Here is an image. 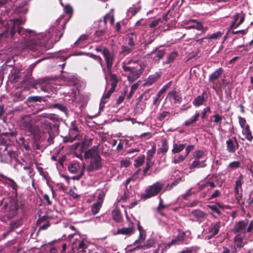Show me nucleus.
<instances>
[{"instance_id":"nucleus-1","label":"nucleus","mask_w":253,"mask_h":253,"mask_svg":"<svg viewBox=\"0 0 253 253\" xmlns=\"http://www.w3.org/2000/svg\"><path fill=\"white\" fill-rule=\"evenodd\" d=\"M3 208L4 214L0 220L4 222L6 219L13 218L18 214L19 211V207L17 198H9L8 201L4 203Z\"/></svg>"},{"instance_id":"nucleus-2","label":"nucleus","mask_w":253,"mask_h":253,"mask_svg":"<svg viewBox=\"0 0 253 253\" xmlns=\"http://www.w3.org/2000/svg\"><path fill=\"white\" fill-rule=\"evenodd\" d=\"M164 184L158 181L151 186H149L145 190V193L141 195V199L146 200L158 195L163 188Z\"/></svg>"},{"instance_id":"nucleus-3","label":"nucleus","mask_w":253,"mask_h":253,"mask_svg":"<svg viewBox=\"0 0 253 253\" xmlns=\"http://www.w3.org/2000/svg\"><path fill=\"white\" fill-rule=\"evenodd\" d=\"M20 125L23 129L30 132L31 133H33L36 131V128L33 125L32 118L29 115H25L21 117Z\"/></svg>"},{"instance_id":"nucleus-4","label":"nucleus","mask_w":253,"mask_h":253,"mask_svg":"<svg viewBox=\"0 0 253 253\" xmlns=\"http://www.w3.org/2000/svg\"><path fill=\"white\" fill-rule=\"evenodd\" d=\"M45 80L43 78L33 81L31 75H26L21 82V85H28L30 87L37 89L38 84H42Z\"/></svg>"},{"instance_id":"nucleus-5","label":"nucleus","mask_w":253,"mask_h":253,"mask_svg":"<svg viewBox=\"0 0 253 253\" xmlns=\"http://www.w3.org/2000/svg\"><path fill=\"white\" fill-rule=\"evenodd\" d=\"M166 100L170 101L172 105L180 104L182 101V96L179 91L174 89L168 93Z\"/></svg>"},{"instance_id":"nucleus-6","label":"nucleus","mask_w":253,"mask_h":253,"mask_svg":"<svg viewBox=\"0 0 253 253\" xmlns=\"http://www.w3.org/2000/svg\"><path fill=\"white\" fill-rule=\"evenodd\" d=\"M13 21H14L13 26L12 27V28L10 30V34L11 37H12L13 36H14V35H15L16 31L17 32V33L20 35H21L23 34H21V32L23 31H24L26 36H27L28 34H33L34 33V32L32 30H25L23 29V28L22 27H19V25H20L21 23V21L19 19H14Z\"/></svg>"},{"instance_id":"nucleus-7","label":"nucleus","mask_w":253,"mask_h":253,"mask_svg":"<svg viewBox=\"0 0 253 253\" xmlns=\"http://www.w3.org/2000/svg\"><path fill=\"white\" fill-rule=\"evenodd\" d=\"M41 127L45 134L58 130L59 125L56 123H51L47 120H43L41 121Z\"/></svg>"},{"instance_id":"nucleus-8","label":"nucleus","mask_w":253,"mask_h":253,"mask_svg":"<svg viewBox=\"0 0 253 253\" xmlns=\"http://www.w3.org/2000/svg\"><path fill=\"white\" fill-rule=\"evenodd\" d=\"M101 161L102 158L101 156H98L95 159H91L86 168V170L88 172H93L100 169L103 166Z\"/></svg>"},{"instance_id":"nucleus-9","label":"nucleus","mask_w":253,"mask_h":253,"mask_svg":"<svg viewBox=\"0 0 253 253\" xmlns=\"http://www.w3.org/2000/svg\"><path fill=\"white\" fill-rule=\"evenodd\" d=\"M79 133L78 127L76 125L75 121L72 122L71 128L69 130V138H64V142L65 143L73 142L78 136Z\"/></svg>"},{"instance_id":"nucleus-10","label":"nucleus","mask_w":253,"mask_h":253,"mask_svg":"<svg viewBox=\"0 0 253 253\" xmlns=\"http://www.w3.org/2000/svg\"><path fill=\"white\" fill-rule=\"evenodd\" d=\"M103 55L106 61L107 70L108 71H110L113 64L114 54L110 51L108 48L104 47Z\"/></svg>"},{"instance_id":"nucleus-11","label":"nucleus","mask_w":253,"mask_h":253,"mask_svg":"<svg viewBox=\"0 0 253 253\" xmlns=\"http://www.w3.org/2000/svg\"><path fill=\"white\" fill-rule=\"evenodd\" d=\"M226 144L227 145V150L230 153H235L239 146L236 137H233L232 139H229L226 141Z\"/></svg>"},{"instance_id":"nucleus-12","label":"nucleus","mask_w":253,"mask_h":253,"mask_svg":"<svg viewBox=\"0 0 253 253\" xmlns=\"http://www.w3.org/2000/svg\"><path fill=\"white\" fill-rule=\"evenodd\" d=\"M100 156L98 146H94L91 148L87 150L84 153V158L85 159L91 158L95 159L96 157Z\"/></svg>"},{"instance_id":"nucleus-13","label":"nucleus","mask_w":253,"mask_h":253,"mask_svg":"<svg viewBox=\"0 0 253 253\" xmlns=\"http://www.w3.org/2000/svg\"><path fill=\"white\" fill-rule=\"evenodd\" d=\"M249 223V220L245 219L237 222L234 226L233 232L234 233H237L243 232L246 233L245 229Z\"/></svg>"},{"instance_id":"nucleus-14","label":"nucleus","mask_w":253,"mask_h":253,"mask_svg":"<svg viewBox=\"0 0 253 253\" xmlns=\"http://www.w3.org/2000/svg\"><path fill=\"white\" fill-rule=\"evenodd\" d=\"M166 53L165 49H161L159 47H156L149 55L153 56L152 58L156 62L159 61L162 59Z\"/></svg>"},{"instance_id":"nucleus-15","label":"nucleus","mask_w":253,"mask_h":253,"mask_svg":"<svg viewBox=\"0 0 253 253\" xmlns=\"http://www.w3.org/2000/svg\"><path fill=\"white\" fill-rule=\"evenodd\" d=\"M131 225L128 227H123L120 229H118L116 233L114 234V235H123L130 236L134 233V228L133 224L131 222Z\"/></svg>"},{"instance_id":"nucleus-16","label":"nucleus","mask_w":253,"mask_h":253,"mask_svg":"<svg viewBox=\"0 0 253 253\" xmlns=\"http://www.w3.org/2000/svg\"><path fill=\"white\" fill-rule=\"evenodd\" d=\"M133 70H132L128 76L129 81H133L138 78L142 73L141 67L140 65H137L136 67H133Z\"/></svg>"},{"instance_id":"nucleus-17","label":"nucleus","mask_w":253,"mask_h":253,"mask_svg":"<svg viewBox=\"0 0 253 253\" xmlns=\"http://www.w3.org/2000/svg\"><path fill=\"white\" fill-rule=\"evenodd\" d=\"M9 144L7 133H2L0 134V150L5 151Z\"/></svg>"},{"instance_id":"nucleus-18","label":"nucleus","mask_w":253,"mask_h":253,"mask_svg":"<svg viewBox=\"0 0 253 253\" xmlns=\"http://www.w3.org/2000/svg\"><path fill=\"white\" fill-rule=\"evenodd\" d=\"M221 222L220 221L211 223L208 228V232L210 235V238H212L218 234L220 227Z\"/></svg>"},{"instance_id":"nucleus-19","label":"nucleus","mask_w":253,"mask_h":253,"mask_svg":"<svg viewBox=\"0 0 253 253\" xmlns=\"http://www.w3.org/2000/svg\"><path fill=\"white\" fill-rule=\"evenodd\" d=\"M23 219L22 218H20L18 219L12 220L9 224V228L7 229V234H9L14 231L16 229L19 228L22 225Z\"/></svg>"},{"instance_id":"nucleus-20","label":"nucleus","mask_w":253,"mask_h":253,"mask_svg":"<svg viewBox=\"0 0 253 253\" xmlns=\"http://www.w3.org/2000/svg\"><path fill=\"white\" fill-rule=\"evenodd\" d=\"M208 96L206 92H203L202 95L197 96L193 101V104L194 106L198 107L203 104L204 102L207 100Z\"/></svg>"},{"instance_id":"nucleus-21","label":"nucleus","mask_w":253,"mask_h":253,"mask_svg":"<svg viewBox=\"0 0 253 253\" xmlns=\"http://www.w3.org/2000/svg\"><path fill=\"white\" fill-rule=\"evenodd\" d=\"M171 84V82H169L168 84H165L158 92L156 95V97L154 98L153 100V104L154 105H157L158 104L159 100L161 96V95L165 93L168 88L170 87Z\"/></svg>"},{"instance_id":"nucleus-22","label":"nucleus","mask_w":253,"mask_h":253,"mask_svg":"<svg viewBox=\"0 0 253 253\" xmlns=\"http://www.w3.org/2000/svg\"><path fill=\"white\" fill-rule=\"evenodd\" d=\"M223 69L220 67L217 68L213 72L209 78V82L213 83L215 81L218 80L223 74Z\"/></svg>"},{"instance_id":"nucleus-23","label":"nucleus","mask_w":253,"mask_h":253,"mask_svg":"<svg viewBox=\"0 0 253 253\" xmlns=\"http://www.w3.org/2000/svg\"><path fill=\"white\" fill-rule=\"evenodd\" d=\"M161 146L157 150L158 154L165 155L169 150L168 140L166 139H162L161 140Z\"/></svg>"},{"instance_id":"nucleus-24","label":"nucleus","mask_w":253,"mask_h":253,"mask_svg":"<svg viewBox=\"0 0 253 253\" xmlns=\"http://www.w3.org/2000/svg\"><path fill=\"white\" fill-rule=\"evenodd\" d=\"M207 208L210 209L213 212H215L218 215L221 214V212L219 210V209H224V205L220 204L219 203H216L215 205H207Z\"/></svg>"},{"instance_id":"nucleus-25","label":"nucleus","mask_w":253,"mask_h":253,"mask_svg":"<svg viewBox=\"0 0 253 253\" xmlns=\"http://www.w3.org/2000/svg\"><path fill=\"white\" fill-rule=\"evenodd\" d=\"M206 160L200 161V160H194L189 166L190 169L195 168H203L207 166Z\"/></svg>"},{"instance_id":"nucleus-26","label":"nucleus","mask_w":253,"mask_h":253,"mask_svg":"<svg viewBox=\"0 0 253 253\" xmlns=\"http://www.w3.org/2000/svg\"><path fill=\"white\" fill-rule=\"evenodd\" d=\"M191 214L197 219V220L206 218L207 215L206 213L199 209L195 210L192 211Z\"/></svg>"},{"instance_id":"nucleus-27","label":"nucleus","mask_w":253,"mask_h":253,"mask_svg":"<svg viewBox=\"0 0 253 253\" xmlns=\"http://www.w3.org/2000/svg\"><path fill=\"white\" fill-rule=\"evenodd\" d=\"M242 133L245 136L246 138L249 141H252L253 140V135L250 129L249 125L246 126V127L243 129Z\"/></svg>"},{"instance_id":"nucleus-28","label":"nucleus","mask_w":253,"mask_h":253,"mask_svg":"<svg viewBox=\"0 0 253 253\" xmlns=\"http://www.w3.org/2000/svg\"><path fill=\"white\" fill-rule=\"evenodd\" d=\"M160 77V75L156 73L154 75H150L145 80L144 85H151L156 82Z\"/></svg>"},{"instance_id":"nucleus-29","label":"nucleus","mask_w":253,"mask_h":253,"mask_svg":"<svg viewBox=\"0 0 253 253\" xmlns=\"http://www.w3.org/2000/svg\"><path fill=\"white\" fill-rule=\"evenodd\" d=\"M113 219L117 223H120L122 221L121 211L119 209L113 210L112 211Z\"/></svg>"},{"instance_id":"nucleus-30","label":"nucleus","mask_w":253,"mask_h":253,"mask_svg":"<svg viewBox=\"0 0 253 253\" xmlns=\"http://www.w3.org/2000/svg\"><path fill=\"white\" fill-rule=\"evenodd\" d=\"M170 117V112L167 111H163L158 114L157 119L159 121H163L167 119L169 120Z\"/></svg>"},{"instance_id":"nucleus-31","label":"nucleus","mask_w":253,"mask_h":253,"mask_svg":"<svg viewBox=\"0 0 253 253\" xmlns=\"http://www.w3.org/2000/svg\"><path fill=\"white\" fill-rule=\"evenodd\" d=\"M200 113L199 112H196L195 114L192 116L190 119L186 120L184 122V125L186 126H189L195 123L198 120L200 117Z\"/></svg>"},{"instance_id":"nucleus-32","label":"nucleus","mask_w":253,"mask_h":253,"mask_svg":"<svg viewBox=\"0 0 253 253\" xmlns=\"http://www.w3.org/2000/svg\"><path fill=\"white\" fill-rule=\"evenodd\" d=\"M12 98V101L14 102L22 101L25 99V96L22 95V93L20 91L16 92L14 93L11 94Z\"/></svg>"},{"instance_id":"nucleus-33","label":"nucleus","mask_w":253,"mask_h":253,"mask_svg":"<svg viewBox=\"0 0 253 253\" xmlns=\"http://www.w3.org/2000/svg\"><path fill=\"white\" fill-rule=\"evenodd\" d=\"M185 147V144L174 143L173 144V148L172 153L173 154H177L182 151Z\"/></svg>"},{"instance_id":"nucleus-34","label":"nucleus","mask_w":253,"mask_h":253,"mask_svg":"<svg viewBox=\"0 0 253 253\" xmlns=\"http://www.w3.org/2000/svg\"><path fill=\"white\" fill-rule=\"evenodd\" d=\"M88 38V36L86 34L82 35L80 36V37L78 39V40L75 42L74 45L76 47H82V44H84V42L87 40Z\"/></svg>"},{"instance_id":"nucleus-35","label":"nucleus","mask_w":253,"mask_h":253,"mask_svg":"<svg viewBox=\"0 0 253 253\" xmlns=\"http://www.w3.org/2000/svg\"><path fill=\"white\" fill-rule=\"evenodd\" d=\"M107 32V27H105L103 29L99 30H97L94 34V36L98 38V40L96 42H99L103 40V37L106 34Z\"/></svg>"},{"instance_id":"nucleus-36","label":"nucleus","mask_w":253,"mask_h":253,"mask_svg":"<svg viewBox=\"0 0 253 253\" xmlns=\"http://www.w3.org/2000/svg\"><path fill=\"white\" fill-rule=\"evenodd\" d=\"M177 56L178 53L177 52L173 51L170 52L169 54L167 59L165 61L163 62V64H169L173 62Z\"/></svg>"},{"instance_id":"nucleus-37","label":"nucleus","mask_w":253,"mask_h":253,"mask_svg":"<svg viewBox=\"0 0 253 253\" xmlns=\"http://www.w3.org/2000/svg\"><path fill=\"white\" fill-rule=\"evenodd\" d=\"M47 134L48 135V137L47 139V145L49 146L53 144L54 143V138L58 135V132L57 130H56L51 132H50Z\"/></svg>"},{"instance_id":"nucleus-38","label":"nucleus","mask_w":253,"mask_h":253,"mask_svg":"<svg viewBox=\"0 0 253 253\" xmlns=\"http://www.w3.org/2000/svg\"><path fill=\"white\" fill-rule=\"evenodd\" d=\"M51 107L52 108L57 109L66 115L68 114V109L67 107L64 105L61 104L55 103L51 105Z\"/></svg>"},{"instance_id":"nucleus-39","label":"nucleus","mask_w":253,"mask_h":253,"mask_svg":"<svg viewBox=\"0 0 253 253\" xmlns=\"http://www.w3.org/2000/svg\"><path fill=\"white\" fill-rule=\"evenodd\" d=\"M19 140L21 142V144L25 150L27 151H31V148L29 146L30 139L29 138L25 139L24 137L21 136L19 138Z\"/></svg>"},{"instance_id":"nucleus-40","label":"nucleus","mask_w":253,"mask_h":253,"mask_svg":"<svg viewBox=\"0 0 253 253\" xmlns=\"http://www.w3.org/2000/svg\"><path fill=\"white\" fill-rule=\"evenodd\" d=\"M80 168V165L78 163H71L69 165L68 170L70 173H76Z\"/></svg>"},{"instance_id":"nucleus-41","label":"nucleus","mask_w":253,"mask_h":253,"mask_svg":"<svg viewBox=\"0 0 253 253\" xmlns=\"http://www.w3.org/2000/svg\"><path fill=\"white\" fill-rule=\"evenodd\" d=\"M20 71L21 70L19 69H14V72L11 75V77L12 78L11 80L12 83H16L18 81L21 77Z\"/></svg>"},{"instance_id":"nucleus-42","label":"nucleus","mask_w":253,"mask_h":253,"mask_svg":"<svg viewBox=\"0 0 253 253\" xmlns=\"http://www.w3.org/2000/svg\"><path fill=\"white\" fill-rule=\"evenodd\" d=\"M7 179L9 181V186L12 189L13 193H14L15 194V197L14 198H17V188L18 187V186L12 179L8 178Z\"/></svg>"},{"instance_id":"nucleus-43","label":"nucleus","mask_w":253,"mask_h":253,"mask_svg":"<svg viewBox=\"0 0 253 253\" xmlns=\"http://www.w3.org/2000/svg\"><path fill=\"white\" fill-rule=\"evenodd\" d=\"M145 156L144 155H141L138 157L134 160V166L135 168H139L144 163Z\"/></svg>"},{"instance_id":"nucleus-44","label":"nucleus","mask_w":253,"mask_h":253,"mask_svg":"<svg viewBox=\"0 0 253 253\" xmlns=\"http://www.w3.org/2000/svg\"><path fill=\"white\" fill-rule=\"evenodd\" d=\"M156 244L155 240L154 239H148L144 245H142L143 250H146L154 246Z\"/></svg>"},{"instance_id":"nucleus-45","label":"nucleus","mask_w":253,"mask_h":253,"mask_svg":"<svg viewBox=\"0 0 253 253\" xmlns=\"http://www.w3.org/2000/svg\"><path fill=\"white\" fill-rule=\"evenodd\" d=\"M234 241L237 248H241L243 247V238L239 235H236L234 238Z\"/></svg>"},{"instance_id":"nucleus-46","label":"nucleus","mask_w":253,"mask_h":253,"mask_svg":"<svg viewBox=\"0 0 253 253\" xmlns=\"http://www.w3.org/2000/svg\"><path fill=\"white\" fill-rule=\"evenodd\" d=\"M115 19L113 15H111L110 14H106L104 17L103 22L105 25V27H107V23L109 21L111 25H113L114 23Z\"/></svg>"},{"instance_id":"nucleus-47","label":"nucleus","mask_w":253,"mask_h":253,"mask_svg":"<svg viewBox=\"0 0 253 253\" xmlns=\"http://www.w3.org/2000/svg\"><path fill=\"white\" fill-rule=\"evenodd\" d=\"M7 31V24H5L2 20H0V36L2 37Z\"/></svg>"},{"instance_id":"nucleus-48","label":"nucleus","mask_w":253,"mask_h":253,"mask_svg":"<svg viewBox=\"0 0 253 253\" xmlns=\"http://www.w3.org/2000/svg\"><path fill=\"white\" fill-rule=\"evenodd\" d=\"M156 153V148L154 146L152 147L151 149H149L147 152V158L146 161H151L154 154Z\"/></svg>"},{"instance_id":"nucleus-49","label":"nucleus","mask_w":253,"mask_h":253,"mask_svg":"<svg viewBox=\"0 0 253 253\" xmlns=\"http://www.w3.org/2000/svg\"><path fill=\"white\" fill-rule=\"evenodd\" d=\"M182 180L181 177H178L175 179L170 184H168L166 187V190H171L174 186L178 185Z\"/></svg>"},{"instance_id":"nucleus-50","label":"nucleus","mask_w":253,"mask_h":253,"mask_svg":"<svg viewBox=\"0 0 253 253\" xmlns=\"http://www.w3.org/2000/svg\"><path fill=\"white\" fill-rule=\"evenodd\" d=\"M86 55L90 57L93 58V59L98 61L101 67H103V60L101 57L100 56H98L96 55H95L92 53H86Z\"/></svg>"},{"instance_id":"nucleus-51","label":"nucleus","mask_w":253,"mask_h":253,"mask_svg":"<svg viewBox=\"0 0 253 253\" xmlns=\"http://www.w3.org/2000/svg\"><path fill=\"white\" fill-rule=\"evenodd\" d=\"M101 206L102 204L97 202L93 204L91 206V211L92 213L94 215L97 214L99 212Z\"/></svg>"},{"instance_id":"nucleus-52","label":"nucleus","mask_w":253,"mask_h":253,"mask_svg":"<svg viewBox=\"0 0 253 253\" xmlns=\"http://www.w3.org/2000/svg\"><path fill=\"white\" fill-rule=\"evenodd\" d=\"M110 81L111 82V85L112 87L116 88L118 83L117 76L116 74H111L110 75Z\"/></svg>"},{"instance_id":"nucleus-53","label":"nucleus","mask_w":253,"mask_h":253,"mask_svg":"<svg viewBox=\"0 0 253 253\" xmlns=\"http://www.w3.org/2000/svg\"><path fill=\"white\" fill-rule=\"evenodd\" d=\"M85 169V163L83 164V165L82 168V169L81 170L80 173L77 175L73 176L72 177V179L74 180H79L84 175V172Z\"/></svg>"},{"instance_id":"nucleus-54","label":"nucleus","mask_w":253,"mask_h":253,"mask_svg":"<svg viewBox=\"0 0 253 253\" xmlns=\"http://www.w3.org/2000/svg\"><path fill=\"white\" fill-rule=\"evenodd\" d=\"M38 44H39L41 46L43 47L46 49H49L51 48L53 46V44L52 41H51L50 42H45V40H42V41L40 42Z\"/></svg>"},{"instance_id":"nucleus-55","label":"nucleus","mask_w":253,"mask_h":253,"mask_svg":"<svg viewBox=\"0 0 253 253\" xmlns=\"http://www.w3.org/2000/svg\"><path fill=\"white\" fill-rule=\"evenodd\" d=\"M126 41H127V44L129 46H130L131 47H134L135 43V40L136 39V37H133V36H131V35H126Z\"/></svg>"},{"instance_id":"nucleus-56","label":"nucleus","mask_w":253,"mask_h":253,"mask_svg":"<svg viewBox=\"0 0 253 253\" xmlns=\"http://www.w3.org/2000/svg\"><path fill=\"white\" fill-rule=\"evenodd\" d=\"M7 155L9 156L10 159H14L15 161H18V152L17 151L9 150L7 152Z\"/></svg>"},{"instance_id":"nucleus-57","label":"nucleus","mask_w":253,"mask_h":253,"mask_svg":"<svg viewBox=\"0 0 253 253\" xmlns=\"http://www.w3.org/2000/svg\"><path fill=\"white\" fill-rule=\"evenodd\" d=\"M222 35V32L218 31L210 35H208L206 36V38L207 39H217L220 38Z\"/></svg>"},{"instance_id":"nucleus-58","label":"nucleus","mask_w":253,"mask_h":253,"mask_svg":"<svg viewBox=\"0 0 253 253\" xmlns=\"http://www.w3.org/2000/svg\"><path fill=\"white\" fill-rule=\"evenodd\" d=\"M133 49V48H131L127 46L123 45L122 47V50L121 52V54H123L124 56H125L130 53L132 52Z\"/></svg>"},{"instance_id":"nucleus-59","label":"nucleus","mask_w":253,"mask_h":253,"mask_svg":"<svg viewBox=\"0 0 253 253\" xmlns=\"http://www.w3.org/2000/svg\"><path fill=\"white\" fill-rule=\"evenodd\" d=\"M63 32L61 30L56 29L54 32V42H58L63 35Z\"/></svg>"},{"instance_id":"nucleus-60","label":"nucleus","mask_w":253,"mask_h":253,"mask_svg":"<svg viewBox=\"0 0 253 253\" xmlns=\"http://www.w3.org/2000/svg\"><path fill=\"white\" fill-rule=\"evenodd\" d=\"M210 186L211 188H214L216 187L215 184L213 182L206 181L204 184L200 186V190L204 189L206 187Z\"/></svg>"},{"instance_id":"nucleus-61","label":"nucleus","mask_w":253,"mask_h":253,"mask_svg":"<svg viewBox=\"0 0 253 253\" xmlns=\"http://www.w3.org/2000/svg\"><path fill=\"white\" fill-rule=\"evenodd\" d=\"M185 233L184 231H182L179 233L176 237V238L173 240L175 241V243L176 244L178 242H182L185 238Z\"/></svg>"},{"instance_id":"nucleus-62","label":"nucleus","mask_w":253,"mask_h":253,"mask_svg":"<svg viewBox=\"0 0 253 253\" xmlns=\"http://www.w3.org/2000/svg\"><path fill=\"white\" fill-rule=\"evenodd\" d=\"M127 92V90L126 89H125L124 92L121 94V95L119 97V98L117 99L116 101V103L117 105H120L123 102Z\"/></svg>"},{"instance_id":"nucleus-63","label":"nucleus","mask_w":253,"mask_h":253,"mask_svg":"<svg viewBox=\"0 0 253 253\" xmlns=\"http://www.w3.org/2000/svg\"><path fill=\"white\" fill-rule=\"evenodd\" d=\"M153 164L154 163L151 161H146V167L145 168L143 171L144 176H145L147 175V171L152 167Z\"/></svg>"},{"instance_id":"nucleus-64","label":"nucleus","mask_w":253,"mask_h":253,"mask_svg":"<svg viewBox=\"0 0 253 253\" xmlns=\"http://www.w3.org/2000/svg\"><path fill=\"white\" fill-rule=\"evenodd\" d=\"M160 23H163L162 18H158L152 21L149 25V26L151 28H154L157 26Z\"/></svg>"}]
</instances>
